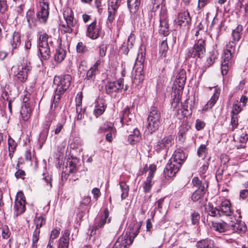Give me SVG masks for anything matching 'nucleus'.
<instances>
[{"instance_id": "7ed1b4c3", "label": "nucleus", "mask_w": 248, "mask_h": 248, "mask_svg": "<svg viewBox=\"0 0 248 248\" xmlns=\"http://www.w3.org/2000/svg\"><path fill=\"white\" fill-rule=\"evenodd\" d=\"M48 36L46 33L40 35L38 42V48L41 57L44 60H47L50 56V48L48 43Z\"/></svg>"}, {"instance_id": "412c9836", "label": "nucleus", "mask_w": 248, "mask_h": 248, "mask_svg": "<svg viewBox=\"0 0 248 248\" xmlns=\"http://www.w3.org/2000/svg\"><path fill=\"white\" fill-rule=\"evenodd\" d=\"M186 158V157L184 151L181 149H179L174 152L170 160H172L174 163H176L178 164V165H180V166H181Z\"/></svg>"}, {"instance_id": "dca6fc26", "label": "nucleus", "mask_w": 248, "mask_h": 248, "mask_svg": "<svg viewBox=\"0 0 248 248\" xmlns=\"http://www.w3.org/2000/svg\"><path fill=\"white\" fill-rule=\"evenodd\" d=\"M170 163L167 165L164 170V175L166 178H171L174 176L181 167L180 165L174 163L172 160H170Z\"/></svg>"}, {"instance_id": "f3484780", "label": "nucleus", "mask_w": 248, "mask_h": 248, "mask_svg": "<svg viewBox=\"0 0 248 248\" xmlns=\"http://www.w3.org/2000/svg\"><path fill=\"white\" fill-rule=\"evenodd\" d=\"M173 143V139L172 136L168 135L158 141L156 147L157 150H167Z\"/></svg>"}, {"instance_id": "473e14b6", "label": "nucleus", "mask_w": 248, "mask_h": 248, "mask_svg": "<svg viewBox=\"0 0 248 248\" xmlns=\"http://www.w3.org/2000/svg\"><path fill=\"white\" fill-rule=\"evenodd\" d=\"M196 246L197 248H213L214 244L211 239H205L197 242Z\"/></svg>"}, {"instance_id": "393cba45", "label": "nucleus", "mask_w": 248, "mask_h": 248, "mask_svg": "<svg viewBox=\"0 0 248 248\" xmlns=\"http://www.w3.org/2000/svg\"><path fill=\"white\" fill-rule=\"evenodd\" d=\"M135 38V35L133 33H131L128 37L127 43H124L121 47V50L124 54L125 55L128 54L129 49L131 48L133 46Z\"/></svg>"}, {"instance_id": "680f3d73", "label": "nucleus", "mask_w": 248, "mask_h": 248, "mask_svg": "<svg viewBox=\"0 0 248 248\" xmlns=\"http://www.w3.org/2000/svg\"><path fill=\"white\" fill-rule=\"evenodd\" d=\"M87 50V48L82 42H79L77 46V51L78 53H83Z\"/></svg>"}, {"instance_id": "4c0bfd02", "label": "nucleus", "mask_w": 248, "mask_h": 248, "mask_svg": "<svg viewBox=\"0 0 248 248\" xmlns=\"http://www.w3.org/2000/svg\"><path fill=\"white\" fill-rule=\"evenodd\" d=\"M206 210L208 214L207 217H209V216L213 217H217L218 215L220 216L219 208L217 209L216 207H214L210 204H208L207 205V207L206 208ZM208 221H210L209 218Z\"/></svg>"}, {"instance_id": "c756f323", "label": "nucleus", "mask_w": 248, "mask_h": 248, "mask_svg": "<svg viewBox=\"0 0 248 248\" xmlns=\"http://www.w3.org/2000/svg\"><path fill=\"white\" fill-rule=\"evenodd\" d=\"M140 0H127V6L131 14H135L139 10Z\"/></svg>"}, {"instance_id": "774afa93", "label": "nucleus", "mask_w": 248, "mask_h": 248, "mask_svg": "<svg viewBox=\"0 0 248 248\" xmlns=\"http://www.w3.org/2000/svg\"><path fill=\"white\" fill-rule=\"evenodd\" d=\"M240 198L242 200H245L248 197V189H243L240 191Z\"/></svg>"}, {"instance_id": "58836bf2", "label": "nucleus", "mask_w": 248, "mask_h": 248, "mask_svg": "<svg viewBox=\"0 0 248 248\" xmlns=\"http://www.w3.org/2000/svg\"><path fill=\"white\" fill-rule=\"evenodd\" d=\"M192 183L194 186L198 187L197 189H201L202 186L204 187V189H207L208 186L207 182H202L197 177H194L193 178Z\"/></svg>"}, {"instance_id": "f704fd0d", "label": "nucleus", "mask_w": 248, "mask_h": 248, "mask_svg": "<svg viewBox=\"0 0 248 248\" xmlns=\"http://www.w3.org/2000/svg\"><path fill=\"white\" fill-rule=\"evenodd\" d=\"M109 131L116 132V129L113 124L110 122H106L99 129V133L109 132Z\"/></svg>"}, {"instance_id": "e2e57ef3", "label": "nucleus", "mask_w": 248, "mask_h": 248, "mask_svg": "<svg viewBox=\"0 0 248 248\" xmlns=\"http://www.w3.org/2000/svg\"><path fill=\"white\" fill-rule=\"evenodd\" d=\"M149 172L148 173V177L153 178L154 176L155 172L156 170V167L154 164H151L149 167Z\"/></svg>"}, {"instance_id": "bb28decb", "label": "nucleus", "mask_w": 248, "mask_h": 248, "mask_svg": "<svg viewBox=\"0 0 248 248\" xmlns=\"http://www.w3.org/2000/svg\"><path fill=\"white\" fill-rule=\"evenodd\" d=\"M107 105L105 104L102 100H99L96 103L95 108L93 110V114L96 118L101 115L105 111Z\"/></svg>"}, {"instance_id": "a18cd8bd", "label": "nucleus", "mask_w": 248, "mask_h": 248, "mask_svg": "<svg viewBox=\"0 0 248 248\" xmlns=\"http://www.w3.org/2000/svg\"><path fill=\"white\" fill-rule=\"evenodd\" d=\"M242 108L239 102L237 101L232 105V109L231 111V115L238 116V114L242 111Z\"/></svg>"}, {"instance_id": "49530a36", "label": "nucleus", "mask_w": 248, "mask_h": 248, "mask_svg": "<svg viewBox=\"0 0 248 248\" xmlns=\"http://www.w3.org/2000/svg\"><path fill=\"white\" fill-rule=\"evenodd\" d=\"M33 16L34 14L32 11H29L27 12V20L29 26L31 28L35 25V19Z\"/></svg>"}, {"instance_id": "de8ad7c7", "label": "nucleus", "mask_w": 248, "mask_h": 248, "mask_svg": "<svg viewBox=\"0 0 248 248\" xmlns=\"http://www.w3.org/2000/svg\"><path fill=\"white\" fill-rule=\"evenodd\" d=\"M51 180V176L49 175L48 173H44L42 174V183H45L46 186L49 188H51L52 187Z\"/></svg>"}, {"instance_id": "7c9ffc66", "label": "nucleus", "mask_w": 248, "mask_h": 248, "mask_svg": "<svg viewBox=\"0 0 248 248\" xmlns=\"http://www.w3.org/2000/svg\"><path fill=\"white\" fill-rule=\"evenodd\" d=\"M142 61H140V67L137 68L134 74V80L136 82L140 83L142 82L144 78V76L143 73V64Z\"/></svg>"}, {"instance_id": "09e8293b", "label": "nucleus", "mask_w": 248, "mask_h": 248, "mask_svg": "<svg viewBox=\"0 0 248 248\" xmlns=\"http://www.w3.org/2000/svg\"><path fill=\"white\" fill-rule=\"evenodd\" d=\"M72 77L69 74L65 75L63 77V93L67 90L70 85Z\"/></svg>"}, {"instance_id": "b1692460", "label": "nucleus", "mask_w": 248, "mask_h": 248, "mask_svg": "<svg viewBox=\"0 0 248 248\" xmlns=\"http://www.w3.org/2000/svg\"><path fill=\"white\" fill-rule=\"evenodd\" d=\"M99 33V29L96 28V21L92 22L88 26L87 31V36L95 39L98 37Z\"/></svg>"}, {"instance_id": "f03ea898", "label": "nucleus", "mask_w": 248, "mask_h": 248, "mask_svg": "<svg viewBox=\"0 0 248 248\" xmlns=\"http://www.w3.org/2000/svg\"><path fill=\"white\" fill-rule=\"evenodd\" d=\"M160 120L161 115L160 112L156 108L152 107L147 119V129L149 133L152 134L158 129L160 124Z\"/></svg>"}, {"instance_id": "2eb2a0df", "label": "nucleus", "mask_w": 248, "mask_h": 248, "mask_svg": "<svg viewBox=\"0 0 248 248\" xmlns=\"http://www.w3.org/2000/svg\"><path fill=\"white\" fill-rule=\"evenodd\" d=\"M134 238L132 236L128 235L127 232H126L124 236L118 238L114 244L116 248H128L133 242Z\"/></svg>"}, {"instance_id": "5fc2aeb1", "label": "nucleus", "mask_w": 248, "mask_h": 248, "mask_svg": "<svg viewBox=\"0 0 248 248\" xmlns=\"http://www.w3.org/2000/svg\"><path fill=\"white\" fill-rule=\"evenodd\" d=\"M135 123H131L130 124H127L124 126V128L127 131L128 133H133L136 130H138L136 127Z\"/></svg>"}, {"instance_id": "f8f14e48", "label": "nucleus", "mask_w": 248, "mask_h": 248, "mask_svg": "<svg viewBox=\"0 0 248 248\" xmlns=\"http://www.w3.org/2000/svg\"><path fill=\"white\" fill-rule=\"evenodd\" d=\"M124 88L123 79H119L113 82H108L105 86L106 93L108 94H111L113 93H119Z\"/></svg>"}, {"instance_id": "a878e982", "label": "nucleus", "mask_w": 248, "mask_h": 248, "mask_svg": "<svg viewBox=\"0 0 248 248\" xmlns=\"http://www.w3.org/2000/svg\"><path fill=\"white\" fill-rule=\"evenodd\" d=\"M220 94V89L215 88V93L211 97L210 100L207 103L203 108V110H207L209 108H211L214 105L216 101L218 100Z\"/></svg>"}, {"instance_id": "9b49d317", "label": "nucleus", "mask_w": 248, "mask_h": 248, "mask_svg": "<svg viewBox=\"0 0 248 248\" xmlns=\"http://www.w3.org/2000/svg\"><path fill=\"white\" fill-rule=\"evenodd\" d=\"M167 13L166 10H162L160 14V26L159 33L164 36H167L170 33L169 26L167 20Z\"/></svg>"}, {"instance_id": "4d7b16f0", "label": "nucleus", "mask_w": 248, "mask_h": 248, "mask_svg": "<svg viewBox=\"0 0 248 248\" xmlns=\"http://www.w3.org/2000/svg\"><path fill=\"white\" fill-rule=\"evenodd\" d=\"M2 229V236L4 239H8L10 235V232L7 225L3 226Z\"/></svg>"}, {"instance_id": "052dcab7", "label": "nucleus", "mask_w": 248, "mask_h": 248, "mask_svg": "<svg viewBox=\"0 0 248 248\" xmlns=\"http://www.w3.org/2000/svg\"><path fill=\"white\" fill-rule=\"evenodd\" d=\"M39 234H40V229L35 228V229L33 233L32 242H33V243H37V242L39 240Z\"/></svg>"}, {"instance_id": "a19ab883", "label": "nucleus", "mask_w": 248, "mask_h": 248, "mask_svg": "<svg viewBox=\"0 0 248 248\" xmlns=\"http://www.w3.org/2000/svg\"><path fill=\"white\" fill-rule=\"evenodd\" d=\"M119 184L122 191L121 198L122 200H124L128 197L129 186L124 182L123 181L120 182Z\"/></svg>"}, {"instance_id": "3c124183", "label": "nucleus", "mask_w": 248, "mask_h": 248, "mask_svg": "<svg viewBox=\"0 0 248 248\" xmlns=\"http://www.w3.org/2000/svg\"><path fill=\"white\" fill-rule=\"evenodd\" d=\"M231 130L234 131L235 128H237L238 125V116L231 115Z\"/></svg>"}, {"instance_id": "aec40b11", "label": "nucleus", "mask_w": 248, "mask_h": 248, "mask_svg": "<svg viewBox=\"0 0 248 248\" xmlns=\"http://www.w3.org/2000/svg\"><path fill=\"white\" fill-rule=\"evenodd\" d=\"M219 210L220 216H231L233 213L231 208V203L228 200H225L221 202L219 206Z\"/></svg>"}, {"instance_id": "bf43d9fd", "label": "nucleus", "mask_w": 248, "mask_h": 248, "mask_svg": "<svg viewBox=\"0 0 248 248\" xmlns=\"http://www.w3.org/2000/svg\"><path fill=\"white\" fill-rule=\"evenodd\" d=\"M8 8L6 0H0V13H5Z\"/></svg>"}, {"instance_id": "13d9d810", "label": "nucleus", "mask_w": 248, "mask_h": 248, "mask_svg": "<svg viewBox=\"0 0 248 248\" xmlns=\"http://www.w3.org/2000/svg\"><path fill=\"white\" fill-rule=\"evenodd\" d=\"M8 143L9 146V150H11L12 151L16 150L17 144L13 139L9 138L8 139Z\"/></svg>"}, {"instance_id": "0eeeda50", "label": "nucleus", "mask_w": 248, "mask_h": 248, "mask_svg": "<svg viewBox=\"0 0 248 248\" xmlns=\"http://www.w3.org/2000/svg\"><path fill=\"white\" fill-rule=\"evenodd\" d=\"M54 85L57 86L56 87V93L54 96V99L51 105L52 107L54 106L56 108L59 106L60 103L62 95V79L59 76H55L53 80Z\"/></svg>"}, {"instance_id": "79ce46f5", "label": "nucleus", "mask_w": 248, "mask_h": 248, "mask_svg": "<svg viewBox=\"0 0 248 248\" xmlns=\"http://www.w3.org/2000/svg\"><path fill=\"white\" fill-rule=\"evenodd\" d=\"M31 109L30 106H23L21 110V114L24 121H27L31 116Z\"/></svg>"}, {"instance_id": "e433bc0d", "label": "nucleus", "mask_w": 248, "mask_h": 248, "mask_svg": "<svg viewBox=\"0 0 248 248\" xmlns=\"http://www.w3.org/2000/svg\"><path fill=\"white\" fill-rule=\"evenodd\" d=\"M76 160L77 158H74L72 159H69L66 163V169L70 173H74L77 171V166L76 164Z\"/></svg>"}, {"instance_id": "0e129e2a", "label": "nucleus", "mask_w": 248, "mask_h": 248, "mask_svg": "<svg viewBox=\"0 0 248 248\" xmlns=\"http://www.w3.org/2000/svg\"><path fill=\"white\" fill-rule=\"evenodd\" d=\"M54 60L58 63H60L62 61V54L60 49L56 50L54 56Z\"/></svg>"}, {"instance_id": "72a5a7b5", "label": "nucleus", "mask_w": 248, "mask_h": 248, "mask_svg": "<svg viewBox=\"0 0 248 248\" xmlns=\"http://www.w3.org/2000/svg\"><path fill=\"white\" fill-rule=\"evenodd\" d=\"M141 139V135L139 130H136L130 134L128 138V140L130 144H135L139 142Z\"/></svg>"}, {"instance_id": "423d86ee", "label": "nucleus", "mask_w": 248, "mask_h": 248, "mask_svg": "<svg viewBox=\"0 0 248 248\" xmlns=\"http://www.w3.org/2000/svg\"><path fill=\"white\" fill-rule=\"evenodd\" d=\"M49 6L46 0H42L39 2L37 17L40 23H45L49 16Z\"/></svg>"}, {"instance_id": "f257e3e1", "label": "nucleus", "mask_w": 248, "mask_h": 248, "mask_svg": "<svg viewBox=\"0 0 248 248\" xmlns=\"http://www.w3.org/2000/svg\"><path fill=\"white\" fill-rule=\"evenodd\" d=\"M31 68L30 61L24 58L16 66H13L12 70L16 78L24 82L27 79L28 73L31 71Z\"/></svg>"}, {"instance_id": "603ef678", "label": "nucleus", "mask_w": 248, "mask_h": 248, "mask_svg": "<svg viewBox=\"0 0 248 248\" xmlns=\"http://www.w3.org/2000/svg\"><path fill=\"white\" fill-rule=\"evenodd\" d=\"M96 72V71L93 70V68H90L87 73L85 80H86V81L90 80H93L95 77Z\"/></svg>"}, {"instance_id": "6e6552de", "label": "nucleus", "mask_w": 248, "mask_h": 248, "mask_svg": "<svg viewBox=\"0 0 248 248\" xmlns=\"http://www.w3.org/2000/svg\"><path fill=\"white\" fill-rule=\"evenodd\" d=\"M173 88L179 91L182 90L185 86L186 79V72L184 69H181L174 77Z\"/></svg>"}, {"instance_id": "864d4df0", "label": "nucleus", "mask_w": 248, "mask_h": 248, "mask_svg": "<svg viewBox=\"0 0 248 248\" xmlns=\"http://www.w3.org/2000/svg\"><path fill=\"white\" fill-rule=\"evenodd\" d=\"M36 229H40L43 224L46 223V220L42 217H36L34 219Z\"/></svg>"}, {"instance_id": "4be33fe9", "label": "nucleus", "mask_w": 248, "mask_h": 248, "mask_svg": "<svg viewBox=\"0 0 248 248\" xmlns=\"http://www.w3.org/2000/svg\"><path fill=\"white\" fill-rule=\"evenodd\" d=\"M246 230V227L243 223L236 220V222L231 221L229 223V231L233 232L243 233Z\"/></svg>"}, {"instance_id": "cd10ccee", "label": "nucleus", "mask_w": 248, "mask_h": 248, "mask_svg": "<svg viewBox=\"0 0 248 248\" xmlns=\"http://www.w3.org/2000/svg\"><path fill=\"white\" fill-rule=\"evenodd\" d=\"M70 15L67 16L66 17H65L64 14V17L67 26L63 23V31L65 32H71L72 31V27H73L74 25V23L73 21L74 17L72 15V11L70 10Z\"/></svg>"}, {"instance_id": "9d476101", "label": "nucleus", "mask_w": 248, "mask_h": 248, "mask_svg": "<svg viewBox=\"0 0 248 248\" xmlns=\"http://www.w3.org/2000/svg\"><path fill=\"white\" fill-rule=\"evenodd\" d=\"M14 209L16 216L23 213L25 210V197L22 192H18L17 193Z\"/></svg>"}, {"instance_id": "ea45409f", "label": "nucleus", "mask_w": 248, "mask_h": 248, "mask_svg": "<svg viewBox=\"0 0 248 248\" xmlns=\"http://www.w3.org/2000/svg\"><path fill=\"white\" fill-rule=\"evenodd\" d=\"M207 145L208 141H206V144H201L198 148L197 150V155L199 157L204 158L208 154V150L207 148Z\"/></svg>"}, {"instance_id": "39448f33", "label": "nucleus", "mask_w": 248, "mask_h": 248, "mask_svg": "<svg viewBox=\"0 0 248 248\" xmlns=\"http://www.w3.org/2000/svg\"><path fill=\"white\" fill-rule=\"evenodd\" d=\"M242 30L243 26L241 25H239L235 29L232 31V35L233 40L230 41L228 44H227L225 50L230 51V52L234 53L235 44L240 39Z\"/></svg>"}, {"instance_id": "c9c22d12", "label": "nucleus", "mask_w": 248, "mask_h": 248, "mask_svg": "<svg viewBox=\"0 0 248 248\" xmlns=\"http://www.w3.org/2000/svg\"><path fill=\"white\" fill-rule=\"evenodd\" d=\"M207 189H204L203 186L201 189H197L191 196L192 200L193 202H197L199 201L203 197Z\"/></svg>"}, {"instance_id": "2f4dec72", "label": "nucleus", "mask_w": 248, "mask_h": 248, "mask_svg": "<svg viewBox=\"0 0 248 248\" xmlns=\"http://www.w3.org/2000/svg\"><path fill=\"white\" fill-rule=\"evenodd\" d=\"M108 215L109 211L108 209H106L104 211L103 216L102 217L98 223H96L93 226V231H96L99 228L103 227L107 222Z\"/></svg>"}, {"instance_id": "37998d69", "label": "nucleus", "mask_w": 248, "mask_h": 248, "mask_svg": "<svg viewBox=\"0 0 248 248\" xmlns=\"http://www.w3.org/2000/svg\"><path fill=\"white\" fill-rule=\"evenodd\" d=\"M153 179V178L147 176L146 181L144 182L143 188L145 192L148 193L150 192L154 184Z\"/></svg>"}, {"instance_id": "ddd939ff", "label": "nucleus", "mask_w": 248, "mask_h": 248, "mask_svg": "<svg viewBox=\"0 0 248 248\" xmlns=\"http://www.w3.org/2000/svg\"><path fill=\"white\" fill-rule=\"evenodd\" d=\"M120 5L119 0H109L108 2V23H111L115 19L117 10Z\"/></svg>"}, {"instance_id": "20e7f679", "label": "nucleus", "mask_w": 248, "mask_h": 248, "mask_svg": "<svg viewBox=\"0 0 248 248\" xmlns=\"http://www.w3.org/2000/svg\"><path fill=\"white\" fill-rule=\"evenodd\" d=\"M205 41L202 39L196 42L194 46L188 49L187 56L188 57L202 58L205 52Z\"/></svg>"}, {"instance_id": "1a4fd4ad", "label": "nucleus", "mask_w": 248, "mask_h": 248, "mask_svg": "<svg viewBox=\"0 0 248 248\" xmlns=\"http://www.w3.org/2000/svg\"><path fill=\"white\" fill-rule=\"evenodd\" d=\"M191 18L188 11L179 12L174 19V23L181 27L188 28L191 24Z\"/></svg>"}, {"instance_id": "c85d7f7f", "label": "nucleus", "mask_w": 248, "mask_h": 248, "mask_svg": "<svg viewBox=\"0 0 248 248\" xmlns=\"http://www.w3.org/2000/svg\"><path fill=\"white\" fill-rule=\"evenodd\" d=\"M11 45L13 49L18 48L21 44V34L18 31H15L11 40Z\"/></svg>"}, {"instance_id": "338daca9", "label": "nucleus", "mask_w": 248, "mask_h": 248, "mask_svg": "<svg viewBox=\"0 0 248 248\" xmlns=\"http://www.w3.org/2000/svg\"><path fill=\"white\" fill-rule=\"evenodd\" d=\"M60 229H54L51 231L50 234V239H54L56 238L60 234Z\"/></svg>"}, {"instance_id": "69168bd1", "label": "nucleus", "mask_w": 248, "mask_h": 248, "mask_svg": "<svg viewBox=\"0 0 248 248\" xmlns=\"http://www.w3.org/2000/svg\"><path fill=\"white\" fill-rule=\"evenodd\" d=\"M61 154L62 153L60 152H58V154H56L55 155V163L56 166L57 167H61L62 164L61 163Z\"/></svg>"}, {"instance_id": "6e6d98bb", "label": "nucleus", "mask_w": 248, "mask_h": 248, "mask_svg": "<svg viewBox=\"0 0 248 248\" xmlns=\"http://www.w3.org/2000/svg\"><path fill=\"white\" fill-rule=\"evenodd\" d=\"M191 217L192 223L195 225L199 222L200 219V215L198 212L194 211L192 214H191Z\"/></svg>"}, {"instance_id": "a211bd4d", "label": "nucleus", "mask_w": 248, "mask_h": 248, "mask_svg": "<svg viewBox=\"0 0 248 248\" xmlns=\"http://www.w3.org/2000/svg\"><path fill=\"white\" fill-rule=\"evenodd\" d=\"M141 224L137 221H133L129 225L126 232H127L128 235L132 236L135 238L138 234Z\"/></svg>"}, {"instance_id": "4468645a", "label": "nucleus", "mask_w": 248, "mask_h": 248, "mask_svg": "<svg viewBox=\"0 0 248 248\" xmlns=\"http://www.w3.org/2000/svg\"><path fill=\"white\" fill-rule=\"evenodd\" d=\"M234 53L230 51L224 50V54L222 56L223 61L221 63V73L223 75L227 74L228 69L232 64V55Z\"/></svg>"}, {"instance_id": "6ab92c4d", "label": "nucleus", "mask_w": 248, "mask_h": 248, "mask_svg": "<svg viewBox=\"0 0 248 248\" xmlns=\"http://www.w3.org/2000/svg\"><path fill=\"white\" fill-rule=\"evenodd\" d=\"M207 222L211 228L220 232L229 231V224H228L225 222H214L213 221H209L208 218H207Z\"/></svg>"}, {"instance_id": "c03bdc74", "label": "nucleus", "mask_w": 248, "mask_h": 248, "mask_svg": "<svg viewBox=\"0 0 248 248\" xmlns=\"http://www.w3.org/2000/svg\"><path fill=\"white\" fill-rule=\"evenodd\" d=\"M168 50V44L166 40H163L159 45V54L160 57H165Z\"/></svg>"}, {"instance_id": "8fccbe9b", "label": "nucleus", "mask_w": 248, "mask_h": 248, "mask_svg": "<svg viewBox=\"0 0 248 248\" xmlns=\"http://www.w3.org/2000/svg\"><path fill=\"white\" fill-rule=\"evenodd\" d=\"M70 231L65 230L63 235V248H68L69 246Z\"/></svg>"}, {"instance_id": "5701e85b", "label": "nucleus", "mask_w": 248, "mask_h": 248, "mask_svg": "<svg viewBox=\"0 0 248 248\" xmlns=\"http://www.w3.org/2000/svg\"><path fill=\"white\" fill-rule=\"evenodd\" d=\"M121 123L126 122L135 123L134 115L130 111V108L127 107L123 111L122 116L121 118Z\"/></svg>"}]
</instances>
